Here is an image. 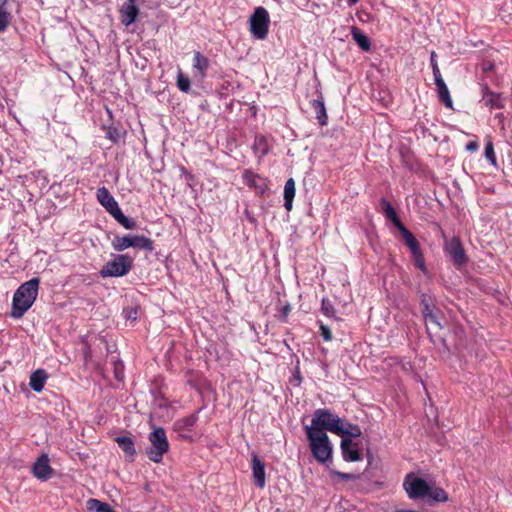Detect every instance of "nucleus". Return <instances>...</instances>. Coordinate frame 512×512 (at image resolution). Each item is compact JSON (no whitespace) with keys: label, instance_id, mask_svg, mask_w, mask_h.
Instances as JSON below:
<instances>
[{"label":"nucleus","instance_id":"1","mask_svg":"<svg viewBox=\"0 0 512 512\" xmlns=\"http://www.w3.org/2000/svg\"><path fill=\"white\" fill-rule=\"evenodd\" d=\"M39 278H32L21 284L15 291L12 301L11 316L15 319L23 315L31 308L38 296Z\"/></svg>","mask_w":512,"mask_h":512},{"label":"nucleus","instance_id":"2","mask_svg":"<svg viewBox=\"0 0 512 512\" xmlns=\"http://www.w3.org/2000/svg\"><path fill=\"white\" fill-rule=\"evenodd\" d=\"M305 434L309 442L311 453L316 461L321 464L331 462L333 446L327 433H319L311 429H305Z\"/></svg>","mask_w":512,"mask_h":512},{"label":"nucleus","instance_id":"3","mask_svg":"<svg viewBox=\"0 0 512 512\" xmlns=\"http://www.w3.org/2000/svg\"><path fill=\"white\" fill-rule=\"evenodd\" d=\"M341 423L342 418L334 415L329 409H317L314 412L311 425L306 426L305 429H311L319 433L330 431L336 434L337 430L340 429L339 424Z\"/></svg>","mask_w":512,"mask_h":512},{"label":"nucleus","instance_id":"4","mask_svg":"<svg viewBox=\"0 0 512 512\" xmlns=\"http://www.w3.org/2000/svg\"><path fill=\"white\" fill-rule=\"evenodd\" d=\"M150 446L146 448L147 457L154 463H160L169 450L166 431L162 427L155 428L148 435Z\"/></svg>","mask_w":512,"mask_h":512},{"label":"nucleus","instance_id":"5","mask_svg":"<svg viewBox=\"0 0 512 512\" xmlns=\"http://www.w3.org/2000/svg\"><path fill=\"white\" fill-rule=\"evenodd\" d=\"M133 268V258L128 254H116L99 271L102 278L122 277Z\"/></svg>","mask_w":512,"mask_h":512},{"label":"nucleus","instance_id":"6","mask_svg":"<svg viewBox=\"0 0 512 512\" xmlns=\"http://www.w3.org/2000/svg\"><path fill=\"white\" fill-rule=\"evenodd\" d=\"M113 249L122 252L127 248H137L145 251L154 250V242L144 235L127 234L124 236H116L111 242Z\"/></svg>","mask_w":512,"mask_h":512},{"label":"nucleus","instance_id":"7","mask_svg":"<svg viewBox=\"0 0 512 512\" xmlns=\"http://www.w3.org/2000/svg\"><path fill=\"white\" fill-rule=\"evenodd\" d=\"M270 16L268 11L258 6L249 18V30L254 38L264 40L269 32Z\"/></svg>","mask_w":512,"mask_h":512},{"label":"nucleus","instance_id":"8","mask_svg":"<svg viewBox=\"0 0 512 512\" xmlns=\"http://www.w3.org/2000/svg\"><path fill=\"white\" fill-rule=\"evenodd\" d=\"M443 250L458 270L469 262V258L458 236H454L450 240L445 239Z\"/></svg>","mask_w":512,"mask_h":512},{"label":"nucleus","instance_id":"9","mask_svg":"<svg viewBox=\"0 0 512 512\" xmlns=\"http://www.w3.org/2000/svg\"><path fill=\"white\" fill-rule=\"evenodd\" d=\"M429 485L426 480L413 473L407 474L403 483L408 497L412 500L425 499L429 492Z\"/></svg>","mask_w":512,"mask_h":512},{"label":"nucleus","instance_id":"10","mask_svg":"<svg viewBox=\"0 0 512 512\" xmlns=\"http://www.w3.org/2000/svg\"><path fill=\"white\" fill-rule=\"evenodd\" d=\"M441 311L437 308L436 310L429 311L428 313L423 314L424 321L426 323V331L428 333V336L433 344L439 343L442 347L444 352L450 353V348L447 345L446 339L440 335H436L433 333L430 328L428 327V324H434L438 329H442V325L439 321V314Z\"/></svg>","mask_w":512,"mask_h":512},{"label":"nucleus","instance_id":"11","mask_svg":"<svg viewBox=\"0 0 512 512\" xmlns=\"http://www.w3.org/2000/svg\"><path fill=\"white\" fill-rule=\"evenodd\" d=\"M33 475L41 480L46 481L54 474L53 468L49 464V457L47 454H41L32 466Z\"/></svg>","mask_w":512,"mask_h":512},{"label":"nucleus","instance_id":"12","mask_svg":"<svg viewBox=\"0 0 512 512\" xmlns=\"http://www.w3.org/2000/svg\"><path fill=\"white\" fill-rule=\"evenodd\" d=\"M342 457L347 462H357L361 460L359 444L350 438H343L340 443Z\"/></svg>","mask_w":512,"mask_h":512},{"label":"nucleus","instance_id":"13","mask_svg":"<svg viewBox=\"0 0 512 512\" xmlns=\"http://www.w3.org/2000/svg\"><path fill=\"white\" fill-rule=\"evenodd\" d=\"M482 99L481 102L490 109H502L505 106L504 98L499 93L490 90L487 84L481 86Z\"/></svg>","mask_w":512,"mask_h":512},{"label":"nucleus","instance_id":"14","mask_svg":"<svg viewBox=\"0 0 512 512\" xmlns=\"http://www.w3.org/2000/svg\"><path fill=\"white\" fill-rule=\"evenodd\" d=\"M242 178L244 182L250 188H253L257 194L263 195L268 189L266 179L261 177L259 174L254 173L251 170H245L243 172Z\"/></svg>","mask_w":512,"mask_h":512},{"label":"nucleus","instance_id":"15","mask_svg":"<svg viewBox=\"0 0 512 512\" xmlns=\"http://www.w3.org/2000/svg\"><path fill=\"white\" fill-rule=\"evenodd\" d=\"M251 462H252L254 484L258 488H263L266 484L265 463L254 452L251 454Z\"/></svg>","mask_w":512,"mask_h":512},{"label":"nucleus","instance_id":"16","mask_svg":"<svg viewBox=\"0 0 512 512\" xmlns=\"http://www.w3.org/2000/svg\"><path fill=\"white\" fill-rule=\"evenodd\" d=\"M115 442L119 448L125 453V458L129 462H133L136 457V449L134 441L129 436H119L115 438Z\"/></svg>","mask_w":512,"mask_h":512},{"label":"nucleus","instance_id":"17","mask_svg":"<svg viewBox=\"0 0 512 512\" xmlns=\"http://www.w3.org/2000/svg\"><path fill=\"white\" fill-rule=\"evenodd\" d=\"M340 429L337 430L336 435L343 438H358L362 435V431L359 425L353 424L346 419H342V423L339 424Z\"/></svg>","mask_w":512,"mask_h":512},{"label":"nucleus","instance_id":"18","mask_svg":"<svg viewBox=\"0 0 512 512\" xmlns=\"http://www.w3.org/2000/svg\"><path fill=\"white\" fill-rule=\"evenodd\" d=\"M434 81L440 102H442L447 108H453V101L442 75L435 77Z\"/></svg>","mask_w":512,"mask_h":512},{"label":"nucleus","instance_id":"19","mask_svg":"<svg viewBox=\"0 0 512 512\" xmlns=\"http://www.w3.org/2000/svg\"><path fill=\"white\" fill-rule=\"evenodd\" d=\"M210 66L209 59L199 51L194 52L193 68L197 71V77L203 80L206 77L207 70Z\"/></svg>","mask_w":512,"mask_h":512},{"label":"nucleus","instance_id":"20","mask_svg":"<svg viewBox=\"0 0 512 512\" xmlns=\"http://www.w3.org/2000/svg\"><path fill=\"white\" fill-rule=\"evenodd\" d=\"M48 374L44 369H37L30 376L29 386L37 393L41 392L44 388Z\"/></svg>","mask_w":512,"mask_h":512},{"label":"nucleus","instance_id":"21","mask_svg":"<svg viewBox=\"0 0 512 512\" xmlns=\"http://www.w3.org/2000/svg\"><path fill=\"white\" fill-rule=\"evenodd\" d=\"M97 200L99 203L109 212L115 206L118 205L117 201L111 195L109 190L106 187H100L96 192Z\"/></svg>","mask_w":512,"mask_h":512},{"label":"nucleus","instance_id":"22","mask_svg":"<svg viewBox=\"0 0 512 512\" xmlns=\"http://www.w3.org/2000/svg\"><path fill=\"white\" fill-rule=\"evenodd\" d=\"M380 205H381V208H382L386 218L388 220H390L397 229L399 227H401L402 225H404L401 222L395 208L392 206V204L388 200H386L385 198H381Z\"/></svg>","mask_w":512,"mask_h":512},{"label":"nucleus","instance_id":"23","mask_svg":"<svg viewBox=\"0 0 512 512\" xmlns=\"http://www.w3.org/2000/svg\"><path fill=\"white\" fill-rule=\"evenodd\" d=\"M311 106L315 112L316 119L321 126L327 125L328 116L326 113V108L324 105L323 97L320 95L319 99H313L311 101Z\"/></svg>","mask_w":512,"mask_h":512},{"label":"nucleus","instance_id":"24","mask_svg":"<svg viewBox=\"0 0 512 512\" xmlns=\"http://www.w3.org/2000/svg\"><path fill=\"white\" fill-rule=\"evenodd\" d=\"M427 502L432 505L438 502H447L449 500L447 492L440 487L429 485V492L426 495Z\"/></svg>","mask_w":512,"mask_h":512},{"label":"nucleus","instance_id":"25","mask_svg":"<svg viewBox=\"0 0 512 512\" xmlns=\"http://www.w3.org/2000/svg\"><path fill=\"white\" fill-rule=\"evenodd\" d=\"M351 35L354 41L363 51H370L371 41L369 37L366 34H364V32L360 28H358L357 26H352Z\"/></svg>","mask_w":512,"mask_h":512},{"label":"nucleus","instance_id":"26","mask_svg":"<svg viewBox=\"0 0 512 512\" xmlns=\"http://www.w3.org/2000/svg\"><path fill=\"white\" fill-rule=\"evenodd\" d=\"M102 129L106 132V138L109 139L113 144L119 143L121 138L126 135L125 130H123L119 125H114L113 123L110 125H103Z\"/></svg>","mask_w":512,"mask_h":512},{"label":"nucleus","instance_id":"27","mask_svg":"<svg viewBox=\"0 0 512 512\" xmlns=\"http://www.w3.org/2000/svg\"><path fill=\"white\" fill-rule=\"evenodd\" d=\"M295 197V181L289 178L284 186V207L287 211H291L293 207V199Z\"/></svg>","mask_w":512,"mask_h":512},{"label":"nucleus","instance_id":"28","mask_svg":"<svg viewBox=\"0 0 512 512\" xmlns=\"http://www.w3.org/2000/svg\"><path fill=\"white\" fill-rule=\"evenodd\" d=\"M398 230L401 233L402 238L404 239L405 245L410 249L411 253L420 249V244L418 240L410 230H408L404 225L399 227Z\"/></svg>","mask_w":512,"mask_h":512},{"label":"nucleus","instance_id":"29","mask_svg":"<svg viewBox=\"0 0 512 512\" xmlns=\"http://www.w3.org/2000/svg\"><path fill=\"white\" fill-rule=\"evenodd\" d=\"M420 298V306L422 315L428 313L429 311L436 310L437 307L435 305L434 297L426 292H419Z\"/></svg>","mask_w":512,"mask_h":512},{"label":"nucleus","instance_id":"30","mask_svg":"<svg viewBox=\"0 0 512 512\" xmlns=\"http://www.w3.org/2000/svg\"><path fill=\"white\" fill-rule=\"evenodd\" d=\"M86 506L89 512H114L113 508L108 503L98 499H89Z\"/></svg>","mask_w":512,"mask_h":512},{"label":"nucleus","instance_id":"31","mask_svg":"<svg viewBox=\"0 0 512 512\" xmlns=\"http://www.w3.org/2000/svg\"><path fill=\"white\" fill-rule=\"evenodd\" d=\"M255 153H259L260 156H265L269 153V146L265 136H256L253 144Z\"/></svg>","mask_w":512,"mask_h":512},{"label":"nucleus","instance_id":"32","mask_svg":"<svg viewBox=\"0 0 512 512\" xmlns=\"http://www.w3.org/2000/svg\"><path fill=\"white\" fill-rule=\"evenodd\" d=\"M197 420L198 416L196 414H191L177 420L174 425L177 430L190 429L196 424Z\"/></svg>","mask_w":512,"mask_h":512},{"label":"nucleus","instance_id":"33","mask_svg":"<svg viewBox=\"0 0 512 512\" xmlns=\"http://www.w3.org/2000/svg\"><path fill=\"white\" fill-rule=\"evenodd\" d=\"M176 85L180 91L185 93L189 92L191 88L190 79L187 76H185L181 71H179L177 75Z\"/></svg>","mask_w":512,"mask_h":512},{"label":"nucleus","instance_id":"34","mask_svg":"<svg viewBox=\"0 0 512 512\" xmlns=\"http://www.w3.org/2000/svg\"><path fill=\"white\" fill-rule=\"evenodd\" d=\"M321 311L325 316H327L329 318L337 319L335 316V308L328 298L322 299Z\"/></svg>","mask_w":512,"mask_h":512},{"label":"nucleus","instance_id":"35","mask_svg":"<svg viewBox=\"0 0 512 512\" xmlns=\"http://www.w3.org/2000/svg\"><path fill=\"white\" fill-rule=\"evenodd\" d=\"M411 255H412V259L414 261L415 266L417 268H419L421 271L426 272L427 268L425 265V259H424V255L421 251V248L416 250L415 252H412Z\"/></svg>","mask_w":512,"mask_h":512},{"label":"nucleus","instance_id":"36","mask_svg":"<svg viewBox=\"0 0 512 512\" xmlns=\"http://www.w3.org/2000/svg\"><path fill=\"white\" fill-rule=\"evenodd\" d=\"M484 155H485L486 159L493 166H497L496 156H495V152H494V146L490 139L487 140V142H486Z\"/></svg>","mask_w":512,"mask_h":512},{"label":"nucleus","instance_id":"37","mask_svg":"<svg viewBox=\"0 0 512 512\" xmlns=\"http://www.w3.org/2000/svg\"><path fill=\"white\" fill-rule=\"evenodd\" d=\"M113 371L115 379L122 382L124 380V363L121 360L113 362Z\"/></svg>","mask_w":512,"mask_h":512},{"label":"nucleus","instance_id":"38","mask_svg":"<svg viewBox=\"0 0 512 512\" xmlns=\"http://www.w3.org/2000/svg\"><path fill=\"white\" fill-rule=\"evenodd\" d=\"M330 472L332 475L337 476L340 479L345 480V481H355L360 478V475H358V474L345 473V472H340V471H336V470H331Z\"/></svg>","mask_w":512,"mask_h":512},{"label":"nucleus","instance_id":"39","mask_svg":"<svg viewBox=\"0 0 512 512\" xmlns=\"http://www.w3.org/2000/svg\"><path fill=\"white\" fill-rule=\"evenodd\" d=\"M10 13L6 8L0 7V32L5 30L9 24Z\"/></svg>","mask_w":512,"mask_h":512},{"label":"nucleus","instance_id":"40","mask_svg":"<svg viewBox=\"0 0 512 512\" xmlns=\"http://www.w3.org/2000/svg\"><path fill=\"white\" fill-rule=\"evenodd\" d=\"M436 58H437L436 52L432 51L431 54H430V64H431V68H432V72H433L434 78L438 77V76H441V72H440V69L438 67V63H437Z\"/></svg>","mask_w":512,"mask_h":512},{"label":"nucleus","instance_id":"41","mask_svg":"<svg viewBox=\"0 0 512 512\" xmlns=\"http://www.w3.org/2000/svg\"><path fill=\"white\" fill-rule=\"evenodd\" d=\"M320 335L326 342L331 341L333 338L330 328L327 325H324L322 322H320Z\"/></svg>","mask_w":512,"mask_h":512},{"label":"nucleus","instance_id":"42","mask_svg":"<svg viewBox=\"0 0 512 512\" xmlns=\"http://www.w3.org/2000/svg\"><path fill=\"white\" fill-rule=\"evenodd\" d=\"M124 228L126 229H136L137 228V222L134 218H129L127 216H124L120 223Z\"/></svg>","mask_w":512,"mask_h":512},{"label":"nucleus","instance_id":"43","mask_svg":"<svg viewBox=\"0 0 512 512\" xmlns=\"http://www.w3.org/2000/svg\"><path fill=\"white\" fill-rule=\"evenodd\" d=\"M124 228L126 229H136L137 228V222L134 218H129L127 216H124L120 223Z\"/></svg>","mask_w":512,"mask_h":512},{"label":"nucleus","instance_id":"44","mask_svg":"<svg viewBox=\"0 0 512 512\" xmlns=\"http://www.w3.org/2000/svg\"><path fill=\"white\" fill-rule=\"evenodd\" d=\"M108 213L111 214L118 223H120L121 219L125 216L122 210L120 209L119 205L115 206Z\"/></svg>","mask_w":512,"mask_h":512},{"label":"nucleus","instance_id":"45","mask_svg":"<svg viewBox=\"0 0 512 512\" xmlns=\"http://www.w3.org/2000/svg\"><path fill=\"white\" fill-rule=\"evenodd\" d=\"M297 364H299V361H297ZM291 381H294L295 385H297V386H299L301 384L302 376H301L299 365H297L295 367L294 374H293V379Z\"/></svg>","mask_w":512,"mask_h":512},{"label":"nucleus","instance_id":"46","mask_svg":"<svg viewBox=\"0 0 512 512\" xmlns=\"http://www.w3.org/2000/svg\"><path fill=\"white\" fill-rule=\"evenodd\" d=\"M291 311V306L289 304H286L281 308V320L284 322H287L288 314Z\"/></svg>","mask_w":512,"mask_h":512},{"label":"nucleus","instance_id":"47","mask_svg":"<svg viewBox=\"0 0 512 512\" xmlns=\"http://www.w3.org/2000/svg\"><path fill=\"white\" fill-rule=\"evenodd\" d=\"M478 148H479V144L477 141H470L466 144V150L468 152H471V153L476 152L478 150Z\"/></svg>","mask_w":512,"mask_h":512},{"label":"nucleus","instance_id":"48","mask_svg":"<svg viewBox=\"0 0 512 512\" xmlns=\"http://www.w3.org/2000/svg\"><path fill=\"white\" fill-rule=\"evenodd\" d=\"M183 174L185 175V179L189 186H191L192 182L194 181L195 177L190 172H188L184 167L181 168Z\"/></svg>","mask_w":512,"mask_h":512},{"label":"nucleus","instance_id":"49","mask_svg":"<svg viewBox=\"0 0 512 512\" xmlns=\"http://www.w3.org/2000/svg\"><path fill=\"white\" fill-rule=\"evenodd\" d=\"M83 356H84L85 361H88V359H90L92 357V350H91L90 345L87 344L86 347L84 348Z\"/></svg>","mask_w":512,"mask_h":512},{"label":"nucleus","instance_id":"50","mask_svg":"<svg viewBox=\"0 0 512 512\" xmlns=\"http://www.w3.org/2000/svg\"><path fill=\"white\" fill-rule=\"evenodd\" d=\"M244 214H245V216H246L247 220H248L250 223H252V224H254V225H256V224H257V220H256V218L254 217V215H253L249 210H247V209H246V210L244 211Z\"/></svg>","mask_w":512,"mask_h":512},{"label":"nucleus","instance_id":"51","mask_svg":"<svg viewBox=\"0 0 512 512\" xmlns=\"http://www.w3.org/2000/svg\"><path fill=\"white\" fill-rule=\"evenodd\" d=\"M366 458H367V461H368V465L371 466L372 465V462L374 460V456L371 452V450L369 448H367L366 450Z\"/></svg>","mask_w":512,"mask_h":512},{"label":"nucleus","instance_id":"52","mask_svg":"<svg viewBox=\"0 0 512 512\" xmlns=\"http://www.w3.org/2000/svg\"><path fill=\"white\" fill-rule=\"evenodd\" d=\"M493 68H494V65L492 63H488L487 65L483 66V71L489 72V71L493 70Z\"/></svg>","mask_w":512,"mask_h":512},{"label":"nucleus","instance_id":"53","mask_svg":"<svg viewBox=\"0 0 512 512\" xmlns=\"http://www.w3.org/2000/svg\"><path fill=\"white\" fill-rule=\"evenodd\" d=\"M347 2L350 6H352V5L356 4L358 2V0H347Z\"/></svg>","mask_w":512,"mask_h":512},{"label":"nucleus","instance_id":"54","mask_svg":"<svg viewBox=\"0 0 512 512\" xmlns=\"http://www.w3.org/2000/svg\"><path fill=\"white\" fill-rule=\"evenodd\" d=\"M8 0H1L0 7L5 8V5Z\"/></svg>","mask_w":512,"mask_h":512},{"label":"nucleus","instance_id":"55","mask_svg":"<svg viewBox=\"0 0 512 512\" xmlns=\"http://www.w3.org/2000/svg\"><path fill=\"white\" fill-rule=\"evenodd\" d=\"M107 112L109 114V117L111 118L112 117V112L109 109H107Z\"/></svg>","mask_w":512,"mask_h":512},{"label":"nucleus","instance_id":"56","mask_svg":"<svg viewBox=\"0 0 512 512\" xmlns=\"http://www.w3.org/2000/svg\"><path fill=\"white\" fill-rule=\"evenodd\" d=\"M114 512H116V511H114Z\"/></svg>","mask_w":512,"mask_h":512}]
</instances>
